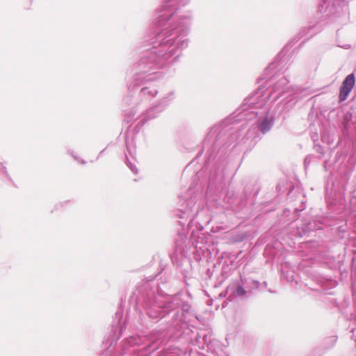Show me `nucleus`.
<instances>
[{
  "label": "nucleus",
  "instance_id": "nucleus-3",
  "mask_svg": "<svg viewBox=\"0 0 356 356\" xmlns=\"http://www.w3.org/2000/svg\"><path fill=\"white\" fill-rule=\"evenodd\" d=\"M253 119L256 122L253 126L246 131V126L242 124L244 129L241 132H236V129L221 134V140L217 144L209 145L208 147L203 145V149H207L208 159L207 162H214V165L211 170L209 178V188L222 190L225 186V179L227 172V164L225 161V155L227 149L234 141H238L245 138L260 139L261 136L268 133L275 124V117L273 113L268 111L259 112Z\"/></svg>",
  "mask_w": 356,
  "mask_h": 356
},
{
  "label": "nucleus",
  "instance_id": "nucleus-1",
  "mask_svg": "<svg viewBox=\"0 0 356 356\" xmlns=\"http://www.w3.org/2000/svg\"><path fill=\"white\" fill-rule=\"evenodd\" d=\"M191 0H163L159 11L156 23L161 30L151 39L145 40L147 46L143 55L131 69L133 80L128 83V94L122 102L130 108L124 110L129 118H140L143 125L155 119L163 113L175 99V92L165 94L149 108L143 111L147 104L159 93L152 82L161 79L180 58L181 52L188 46V35L192 24L190 10L180 9ZM143 47H146L143 45Z\"/></svg>",
  "mask_w": 356,
  "mask_h": 356
},
{
  "label": "nucleus",
  "instance_id": "nucleus-21",
  "mask_svg": "<svg viewBox=\"0 0 356 356\" xmlns=\"http://www.w3.org/2000/svg\"><path fill=\"white\" fill-rule=\"evenodd\" d=\"M220 297H225V294L224 295V294L221 293V294L220 295Z\"/></svg>",
  "mask_w": 356,
  "mask_h": 356
},
{
  "label": "nucleus",
  "instance_id": "nucleus-17",
  "mask_svg": "<svg viewBox=\"0 0 356 356\" xmlns=\"http://www.w3.org/2000/svg\"><path fill=\"white\" fill-rule=\"evenodd\" d=\"M129 341H131V343H138V342L135 339V338L134 337H131L129 339Z\"/></svg>",
  "mask_w": 356,
  "mask_h": 356
},
{
  "label": "nucleus",
  "instance_id": "nucleus-16",
  "mask_svg": "<svg viewBox=\"0 0 356 356\" xmlns=\"http://www.w3.org/2000/svg\"><path fill=\"white\" fill-rule=\"evenodd\" d=\"M313 229H314V228H313L312 226L307 225V226L306 227V229H305L303 228V231H304V232H309V231H310V230H312Z\"/></svg>",
  "mask_w": 356,
  "mask_h": 356
},
{
  "label": "nucleus",
  "instance_id": "nucleus-20",
  "mask_svg": "<svg viewBox=\"0 0 356 356\" xmlns=\"http://www.w3.org/2000/svg\"><path fill=\"white\" fill-rule=\"evenodd\" d=\"M323 6L321 5V6H319V8H318V9H319L320 12H322V11H323Z\"/></svg>",
  "mask_w": 356,
  "mask_h": 356
},
{
  "label": "nucleus",
  "instance_id": "nucleus-15",
  "mask_svg": "<svg viewBox=\"0 0 356 356\" xmlns=\"http://www.w3.org/2000/svg\"><path fill=\"white\" fill-rule=\"evenodd\" d=\"M179 243V242L178 241L176 242V252H179L181 254L183 248L180 247V245Z\"/></svg>",
  "mask_w": 356,
  "mask_h": 356
},
{
  "label": "nucleus",
  "instance_id": "nucleus-14",
  "mask_svg": "<svg viewBox=\"0 0 356 356\" xmlns=\"http://www.w3.org/2000/svg\"><path fill=\"white\" fill-rule=\"evenodd\" d=\"M71 155L74 158V159L76 161H77L79 163H81V164H85L86 163V161L82 159H80L79 157H77L76 156L74 155L72 153H71Z\"/></svg>",
  "mask_w": 356,
  "mask_h": 356
},
{
  "label": "nucleus",
  "instance_id": "nucleus-2",
  "mask_svg": "<svg viewBox=\"0 0 356 356\" xmlns=\"http://www.w3.org/2000/svg\"><path fill=\"white\" fill-rule=\"evenodd\" d=\"M158 284L154 280H143L134 292L136 297V310L143 326L147 327L148 323L146 316L152 321L159 320L172 315L171 320L167 323L168 327L156 330L158 336L156 340L164 341L170 339L174 332V327L181 320L183 312H188L190 305L182 301L179 295L170 296L158 292Z\"/></svg>",
  "mask_w": 356,
  "mask_h": 356
},
{
  "label": "nucleus",
  "instance_id": "nucleus-18",
  "mask_svg": "<svg viewBox=\"0 0 356 356\" xmlns=\"http://www.w3.org/2000/svg\"><path fill=\"white\" fill-rule=\"evenodd\" d=\"M2 169H3L4 174L8 176V172H7L6 168L3 166Z\"/></svg>",
  "mask_w": 356,
  "mask_h": 356
},
{
  "label": "nucleus",
  "instance_id": "nucleus-6",
  "mask_svg": "<svg viewBox=\"0 0 356 356\" xmlns=\"http://www.w3.org/2000/svg\"><path fill=\"white\" fill-rule=\"evenodd\" d=\"M197 214V211L195 207V204L190 200L186 202V207L177 211V216L180 219L179 224L181 225L184 226L187 222L188 227L190 228Z\"/></svg>",
  "mask_w": 356,
  "mask_h": 356
},
{
  "label": "nucleus",
  "instance_id": "nucleus-9",
  "mask_svg": "<svg viewBox=\"0 0 356 356\" xmlns=\"http://www.w3.org/2000/svg\"><path fill=\"white\" fill-rule=\"evenodd\" d=\"M317 29V26H304V27H302L300 31H299V33H298V39L297 40H300L301 38H304V37H307V38H309L310 37H312V35H314L315 33H316V31L315 30Z\"/></svg>",
  "mask_w": 356,
  "mask_h": 356
},
{
  "label": "nucleus",
  "instance_id": "nucleus-19",
  "mask_svg": "<svg viewBox=\"0 0 356 356\" xmlns=\"http://www.w3.org/2000/svg\"><path fill=\"white\" fill-rule=\"evenodd\" d=\"M104 149L102 150V151L99 152V155H98V156H97V159H98L99 158V156H101V154L104 152Z\"/></svg>",
  "mask_w": 356,
  "mask_h": 356
},
{
  "label": "nucleus",
  "instance_id": "nucleus-10",
  "mask_svg": "<svg viewBox=\"0 0 356 356\" xmlns=\"http://www.w3.org/2000/svg\"><path fill=\"white\" fill-rule=\"evenodd\" d=\"M127 165L129 168V169L132 171L133 173H134L136 175L138 173V170H137L136 167L134 164H132L131 162L129 161V159L127 157Z\"/></svg>",
  "mask_w": 356,
  "mask_h": 356
},
{
  "label": "nucleus",
  "instance_id": "nucleus-7",
  "mask_svg": "<svg viewBox=\"0 0 356 356\" xmlns=\"http://www.w3.org/2000/svg\"><path fill=\"white\" fill-rule=\"evenodd\" d=\"M355 83V76L354 73L348 74L343 81L339 90V100L341 102L345 101Z\"/></svg>",
  "mask_w": 356,
  "mask_h": 356
},
{
  "label": "nucleus",
  "instance_id": "nucleus-8",
  "mask_svg": "<svg viewBox=\"0 0 356 356\" xmlns=\"http://www.w3.org/2000/svg\"><path fill=\"white\" fill-rule=\"evenodd\" d=\"M247 291L242 284L238 283H232L226 290V294L228 295L227 300L233 301L236 297H243L246 294Z\"/></svg>",
  "mask_w": 356,
  "mask_h": 356
},
{
  "label": "nucleus",
  "instance_id": "nucleus-5",
  "mask_svg": "<svg viewBox=\"0 0 356 356\" xmlns=\"http://www.w3.org/2000/svg\"><path fill=\"white\" fill-rule=\"evenodd\" d=\"M276 67V63H270L266 69L261 79L266 80V82L269 88L266 90L270 94L273 101H276L284 93H289L282 103V108L280 111V113L288 112L296 105L300 98L298 89L289 86V81L286 76L275 72Z\"/></svg>",
  "mask_w": 356,
  "mask_h": 356
},
{
  "label": "nucleus",
  "instance_id": "nucleus-12",
  "mask_svg": "<svg viewBox=\"0 0 356 356\" xmlns=\"http://www.w3.org/2000/svg\"><path fill=\"white\" fill-rule=\"evenodd\" d=\"M314 148H315V150L316 152L321 154V156L323 155L324 153H323V149L322 146H321L320 145H315Z\"/></svg>",
  "mask_w": 356,
  "mask_h": 356
},
{
  "label": "nucleus",
  "instance_id": "nucleus-4",
  "mask_svg": "<svg viewBox=\"0 0 356 356\" xmlns=\"http://www.w3.org/2000/svg\"><path fill=\"white\" fill-rule=\"evenodd\" d=\"M270 99H271L270 94L261 85L252 95L244 99L242 105L233 113L232 116L211 128L203 142V145L208 147L211 144L215 145L220 143L221 134H223L225 136V133L234 129H236V132H241L244 129L243 125L234 124V120L235 118V121L253 120L254 117L259 115V112L269 110L265 106Z\"/></svg>",
  "mask_w": 356,
  "mask_h": 356
},
{
  "label": "nucleus",
  "instance_id": "nucleus-11",
  "mask_svg": "<svg viewBox=\"0 0 356 356\" xmlns=\"http://www.w3.org/2000/svg\"><path fill=\"white\" fill-rule=\"evenodd\" d=\"M312 159H313V156H311V155H308L305 157V161H304V165H305V168H307L309 165V164L312 161Z\"/></svg>",
  "mask_w": 356,
  "mask_h": 356
},
{
  "label": "nucleus",
  "instance_id": "nucleus-13",
  "mask_svg": "<svg viewBox=\"0 0 356 356\" xmlns=\"http://www.w3.org/2000/svg\"><path fill=\"white\" fill-rule=\"evenodd\" d=\"M251 284L253 289H258L259 287L260 282L257 280H252Z\"/></svg>",
  "mask_w": 356,
  "mask_h": 356
}]
</instances>
